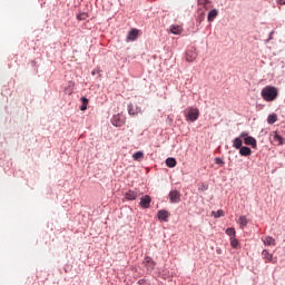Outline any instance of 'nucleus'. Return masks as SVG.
<instances>
[{
  "label": "nucleus",
  "instance_id": "nucleus-1",
  "mask_svg": "<svg viewBox=\"0 0 285 285\" xmlns=\"http://www.w3.org/2000/svg\"><path fill=\"white\" fill-rule=\"evenodd\" d=\"M279 95L277 87L266 86L261 91V97H263L264 101H275Z\"/></svg>",
  "mask_w": 285,
  "mask_h": 285
},
{
  "label": "nucleus",
  "instance_id": "nucleus-2",
  "mask_svg": "<svg viewBox=\"0 0 285 285\" xmlns=\"http://www.w3.org/2000/svg\"><path fill=\"white\" fill-rule=\"evenodd\" d=\"M186 121L195 122L199 119V110L195 107H187L185 110Z\"/></svg>",
  "mask_w": 285,
  "mask_h": 285
},
{
  "label": "nucleus",
  "instance_id": "nucleus-3",
  "mask_svg": "<svg viewBox=\"0 0 285 285\" xmlns=\"http://www.w3.org/2000/svg\"><path fill=\"white\" fill-rule=\"evenodd\" d=\"M240 139H243L245 146H252V148H257V139L253 136H248V132L242 131Z\"/></svg>",
  "mask_w": 285,
  "mask_h": 285
},
{
  "label": "nucleus",
  "instance_id": "nucleus-4",
  "mask_svg": "<svg viewBox=\"0 0 285 285\" xmlns=\"http://www.w3.org/2000/svg\"><path fill=\"white\" fill-rule=\"evenodd\" d=\"M262 257L265 259V264H277V257H273V254H269L267 249L262 252Z\"/></svg>",
  "mask_w": 285,
  "mask_h": 285
},
{
  "label": "nucleus",
  "instance_id": "nucleus-5",
  "mask_svg": "<svg viewBox=\"0 0 285 285\" xmlns=\"http://www.w3.org/2000/svg\"><path fill=\"white\" fill-rule=\"evenodd\" d=\"M185 59L189 63H193V61H195V59H197V50L195 48H189L186 51Z\"/></svg>",
  "mask_w": 285,
  "mask_h": 285
},
{
  "label": "nucleus",
  "instance_id": "nucleus-6",
  "mask_svg": "<svg viewBox=\"0 0 285 285\" xmlns=\"http://www.w3.org/2000/svg\"><path fill=\"white\" fill-rule=\"evenodd\" d=\"M144 264L148 273H153V271H155V266H157V263H155L150 256L145 257Z\"/></svg>",
  "mask_w": 285,
  "mask_h": 285
},
{
  "label": "nucleus",
  "instance_id": "nucleus-7",
  "mask_svg": "<svg viewBox=\"0 0 285 285\" xmlns=\"http://www.w3.org/2000/svg\"><path fill=\"white\" fill-rule=\"evenodd\" d=\"M169 199L171 204H179L181 202V194L175 189L169 193Z\"/></svg>",
  "mask_w": 285,
  "mask_h": 285
},
{
  "label": "nucleus",
  "instance_id": "nucleus-8",
  "mask_svg": "<svg viewBox=\"0 0 285 285\" xmlns=\"http://www.w3.org/2000/svg\"><path fill=\"white\" fill-rule=\"evenodd\" d=\"M139 197V191L129 189L125 193V198H127L129 202H135Z\"/></svg>",
  "mask_w": 285,
  "mask_h": 285
},
{
  "label": "nucleus",
  "instance_id": "nucleus-9",
  "mask_svg": "<svg viewBox=\"0 0 285 285\" xmlns=\"http://www.w3.org/2000/svg\"><path fill=\"white\" fill-rule=\"evenodd\" d=\"M139 39V30L131 29L127 35V41H137Z\"/></svg>",
  "mask_w": 285,
  "mask_h": 285
},
{
  "label": "nucleus",
  "instance_id": "nucleus-10",
  "mask_svg": "<svg viewBox=\"0 0 285 285\" xmlns=\"http://www.w3.org/2000/svg\"><path fill=\"white\" fill-rule=\"evenodd\" d=\"M153 202V198L150 196L145 195L140 198V207L141 208H150V203Z\"/></svg>",
  "mask_w": 285,
  "mask_h": 285
},
{
  "label": "nucleus",
  "instance_id": "nucleus-11",
  "mask_svg": "<svg viewBox=\"0 0 285 285\" xmlns=\"http://www.w3.org/2000/svg\"><path fill=\"white\" fill-rule=\"evenodd\" d=\"M239 155L242 157H250V155H253V150L250 149V147L248 146H243L240 149H239Z\"/></svg>",
  "mask_w": 285,
  "mask_h": 285
},
{
  "label": "nucleus",
  "instance_id": "nucleus-12",
  "mask_svg": "<svg viewBox=\"0 0 285 285\" xmlns=\"http://www.w3.org/2000/svg\"><path fill=\"white\" fill-rule=\"evenodd\" d=\"M141 112V107L135 106L132 104L128 105V114L129 115H139Z\"/></svg>",
  "mask_w": 285,
  "mask_h": 285
},
{
  "label": "nucleus",
  "instance_id": "nucleus-13",
  "mask_svg": "<svg viewBox=\"0 0 285 285\" xmlns=\"http://www.w3.org/2000/svg\"><path fill=\"white\" fill-rule=\"evenodd\" d=\"M272 137H273V141H274L275 144H277V146H284L285 139H284V137H282L279 134L274 132V134L272 135Z\"/></svg>",
  "mask_w": 285,
  "mask_h": 285
},
{
  "label": "nucleus",
  "instance_id": "nucleus-14",
  "mask_svg": "<svg viewBox=\"0 0 285 285\" xmlns=\"http://www.w3.org/2000/svg\"><path fill=\"white\" fill-rule=\"evenodd\" d=\"M217 14H219V11H217V9H213L208 12L207 16V20L209 23H213V21H215V19H217Z\"/></svg>",
  "mask_w": 285,
  "mask_h": 285
},
{
  "label": "nucleus",
  "instance_id": "nucleus-15",
  "mask_svg": "<svg viewBox=\"0 0 285 285\" xmlns=\"http://www.w3.org/2000/svg\"><path fill=\"white\" fill-rule=\"evenodd\" d=\"M157 217L160 222H168V210H165V209L158 210Z\"/></svg>",
  "mask_w": 285,
  "mask_h": 285
},
{
  "label": "nucleus",
  "instance_id": "nucleus-16",
  "mask_svg": "<svg viewBox=\"0 0 285 285\" xmlns=\"http://www.w3.org/2000/svg\"><path fill=\"white\" fill-rule=\"evenodd\" d=\"M111 124L116 128H119L124 124V121L121 120V117L119 115H115L111 119Z\"/></svg>",
  "mask_w": 285,
  "mask_h": 285
},
{
  "label": "nucleus",
  "instance_id": "nucleus-17",
  "mask_svg": "<svg viewBox=\"0 0 285 285\" xmlns=\"http://www.w3.org/2000/svg\"><path fill=\"white\" fill-rule=\"evenodd\" d=\"M242 139L243 138L240 136L234 138V140H233V148H236V150H239L243 147L242 146V144H243Z\"/></svg>",
  "mask_w": 285,
  "mask_h": 285
},
{
  "label": "nucleus",
  "instance_id": "nucleus-18",
  "mask_svg": "<svg viewBox=\"0 0 285 285\" xmlns=\"http://www.w3.org/2000/svg\"><path fill=\"white\" fill-rule=\"evenodd\" d=\"M263 243L265 246H275V238H273L272 236H267L263 239Z\"/></svg>",
  "mask_w": 285,
  "mask_h": 285
},
{
  "label": "nucleus",
  "instance_id": "nucleus-19",
  "mask_svg": "<svg viewBox=\"0 0 285 285\" xmlns=\"http://www.w3.org/2000/svg\"><path fill=\"white\" fill-rule=\"evenodd\" d=\"M171 35H181V27L180 26H170L169 28Z\"/></svg>",
  "mask_w": 285,
  "mask_h": 285
},
{
  "label": "nucleus",
  "instance_id": "nucleus-20",
  "mask_svg": "<svg viewBox=\"0 0 285 285\" xmlns=\"http://www.w3.org/2000/svg\"><path fill=\"white\" fill-rule=\"evenodd\" d=\"M166 166L168 168H175V166H177V160L175 158H167Z\"/></svg>",
  "mask_w": 285,
  "mask_h": 285
},
{
  "label": "nucleus",
  "instance_id": "nucleus-21",
  "mask_svg": "<svg viewBox=\"0 0 285 285\" xmlns=\"http://www.w3.org/2000/svg\"><path fill=\"white\" fill-rule=\"evenodd\" d=\"M238 224L240 225L242 228H244L245 226H248V219L246 218V216H240L238 218Z\"/></svg>",
  "mask_w": 285,
  "mask_h": 285
},
{
  "label": "nucleus",
  "instance_id": "nucleus-22",
  "mask_svg": "<svg viewBox=\"0 0 285 285\" xmlns=\"http://www.w3.org/2000/svg\"><path fill=\"white\" fill-rule=\"evenodd\" d=\"M132 159H134V161H139L140 159H144V151H136L132 155Z\"/></svg>",
  "mask_w": 285,
  "mask_h": 285
},
{
  "label": "nucleus",
  "instance_id": "nucleus-23",
  "mask_svg": "<svg viewBox=\"0 0 285 285\" xmlns=\"http://www.w3.org/2000/svg\"><path fill=\"white\" fill-rule=\"evenodd\" d=\"M81 101H82V105H81V107H80V110H88V98H86V97H82L81 98Z\"/></svg>",
  "mask_w": 285,
  "mask_h": 285
},
{
  "label": "nucleus",
  "instance_id": "nucleus-24",
  "mask_svg": "<svg viewBox=\"0 0 285 285\" xmlns=\"http://www.w3.org/2000/svg\"><path fill=\"white\" fill-rule=\"evenodd\" d=\"M275 121H277V115L272 114L267 117V124L273 125Z\"/></svg>",
  "mask_w": 285,
  "mask_h": 285
},
{
  "label": "nucleus",
  "instance_id": "nucleus-25",
  "mask_svg": "<svg viewBox=\"0 0 285 285\" xmlns=\"http://www.w3.org/2000/svg\"><path fill=\"white\" fill-rule=\"evenodd\" d=\"M213 217L218 219L219 217H224V212L222 209H218L217 212H212Z\"/></svg>",
  "mask_w": 285,
  "mask_h": 285
},
{
  "label": "nucleus",
  "instance_id": "nucleus-26",
  "mask_svg": "<svg viewBox=\"0 0 285 285\" xmlns=\"http://www.w3.org/2000/svg\"><path fill=\"white\" fill-rule=\"evenodd\" d=\"M230 246L232 248H237L239 246V240L236 237H230Z\"/></svg>",
  "mask_w": 285,
  "mask_h": 285
},
{
  "label": "nucleus",
  "instance_id": "nucleus-27",
  "mask_svg": "<svg viewBox=\"0 0 285 285\" xmlns=\"http://www.w3.org/2000/svg\"><path fill=\"white\" fill-rule=\"evenodd\" d=\"M77 19H78V21H86V19H88V13H86V12L78 13Z\"/></svg>",
  "mask_w": 285,
  "mask_h": 285
},
{
  "label": "nucleus",
  "instance_id": "nucleus-28",
  "mask_svg": "<svg viewBox=\"0 0 285 285\" xmlns=\"http://www.w3.org/2000/svg\"><path fill=\"white\" fill-rule=\"evenodd\" d=\"M226 235H228L229 237H235V235H236L235 228H233V227L227 228Z\"/></svg>",
  "mask_w": 285,
  "mask_h": 285
},
{
  "label": "nucleus",
  "instance_id": "nucleus-29",
  "mask_svg": "<svg viewBox=\"0 0 285 285\" xmlns=\"http://www.w3.org/2000/svg\"><path fill=\"white\" fill-rule=\"evenodd\" d=\"M72 86H75V83H69L68 87L65 88L66 95H72Z\"/></svg>",
  "mask_w": 285,
  "mask_h": 285
},
{
  "label": "nucleus",
  "instance_id": "nucleus-30",
  "mask_svg": "<svg viewBox=\"0 0 285 285\" xmlns=\"http://www.w3.org/2000/svg\"><path fill=\"white\" fill-rule=\"evenodd\" d=\"M205 17H204V13H202L200 16H198L197 20H196V23L197 26H202V22L204 21Z\"/></svg>",
  "mask_w": 285,
  "mask_h": 285
},
{
  "label": "nucleus",
  "instance_id": "nucleus-31",
  "mask_svg": "<svg viewBox=\"0 0 285 285\" xmlns=\"http://www.w3.org/2000/svg\"><path fill=\"white\" fill-rule=\"evenodd\" d=\"M275 35V31H271L268 35V39L265 40V43H269L271 41H273V36Z\"/></svg>",
  "mask_w": 285,
  "mask_h": 285
},
{
  "label": "nucleus",
  "instance_id": "nucleus-32",
  "mask_svg": "<svg viewBox=\"0 0 285 285\" xmlns=\"http://www.w3.org/2000/svg\"><path fill=\"white\" fill-rule=\"evenodd\" d=\"M215 164H217L218 166H224V160L219 157L215 158Z\"/></svg>",
  "mask_w": 285,
  "mask_h": 285
},
{
  "label": "nucleus",
  "instance_id": "nucleus-33",
  "mask_svg": "<svg viewBox=\"0 0 285 285\" xmlns=\"http://www.w3.org/2000/svg\"><path fill=\"white\" fill-rule=\"evenodd\" d=\"M198 190H208V185H206V184H202L200 186H199V188H198Z\"/></svg>",
  "mask_w": 285,
  "mask_h": 285
},
{
  "label": "nucleus",
  "instance_id": "nucleus-34",
  "mask_svg": "<svg viewBox=\"0 0 285 285\" xmlns=\"http://www.w3.org/2000/svg\"><path fill=\"white\" fill-rule=\"evenodd\" d=\"M91 75H92V77H95V75H99V69H94V70L91 71Z\"/></svg>",
  "mask_w": 285,
  "mask_h": 285
},
{
  "label": "nucleus",
  "instance_id": "nucleus-35",
  "mask_svg": "<svg viewBox=\"0 0 285 285\" xmlns=\"http://www.w3.org/2000/svg\"><path fill=\"white\" fill-rule=\"evenodd\" d=\"M279 6H285V0H276Z\"/></svg>",
  "mask_w": 285,
  "mask_h": 285
},
{
  "label": "nucleus",
  "instance_id": "nucleus-36",
  "mask_svg": "<svg viewBox=\"0 0 285 285\" xmlns=\"http://www.w3.org/2000/svg\"><path fill=\"white\" fill-rule=\"evenodd\" d=\"M138 284H139V285H146V281L140 279V281H138Z\"/></svg>",
  "mask_w": 285,
  "mask_h": 285
},
{
  "label": "nucleus",
  "instance_id": "nucleus-37",
  "mask_svg": "<svg viewBox=\"0 0 285 285\" xmlns=\"http://www.w3.org/2000/svg\"><path fill=\"white\" fill-rule=\"evenodd\" d=\"M198 3H208V0H204V2L202 0H198Z\"/></svg>",
  "mask_w": 285,
  "mask_h": 285
}]
</instances>
